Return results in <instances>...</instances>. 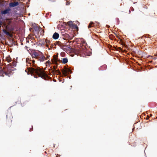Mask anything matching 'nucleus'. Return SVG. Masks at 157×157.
<instances>
[{
	"mask_svg": "<svg viewBox=\"0 0 157 157\" xmlns=\"http://www.w3.org/2000/svg\"><path fill=\"white\" fill-rule=\"evenodd\" d=\"M11 10L10 8H7L3 10H2L1 11V13L2 14H6L7 13H10L11 12Z\"/></svg>",
	"mask_w": 157,
	"mask_h": 157,
	"instance_id": "nucleus-4",
	"label": "nucleus"
},
{
	"mask_svg": "<svg viewBox=\"0 0 157 157\" xmlns=\"http://www.w3.org/2000/svg\"><path fill=\"white\" fill-rule=\"evenodd\" d=\"M32 74L34 75V78H37L36 75H38V76L42 78V76L45 75V73L44 71L38 69L32 68L31 70Z\"/></svg>",
	"mask_w": 157,
	"mask_h": 157,
	"instance_id": "nucleus-1",
	"label": "nucleus"
},
{
	"mask_svg": "<svg viewBox=\"0 0 157 157\" xmlns=\"http://www.w3.org/2000/svg\"><path fill=\"white\" fill-rule=\"evenodd\" d=\"M47 63H48V64H49V65H50V64H51V62L49 60H48V61L47 62Z\"/></svg>",
	"mask_w": 157,
	"mask_h": 157,
	"instance_id": "nucleus-19",
	"label": "nucleus"
},
{
	"mask_svg": "<svg viewBox=\"0 0 157 157\" xmlns=\"http://www.w3.org/2000/svg\"><path fill=\"white\" fill-rule=\"evenodd\" d=\"M85 48L84 47V48L80 49V51L82 52L85 51Z\"/></svg>",
	"mask_w": 157,
	"mask_h": 157,
	"instance_id": "nucleus-18",
	"label": "nucleus"
},
{
	"mask_svg": "<svg viewBox=\"0 0 157 157\" xmlns=\"http://www.w3.org/2000/svg\"><path fill=\"white\" fill-rule=\"evenodd\" d=\"M133 8H132V11H133Z\"/></svg>",
	"mask_w": 157,
	"mask_h": 157,
	"instance_id": "nucleus-27",
	"label": "nucleus"
},
{
	"mask_svg": "<svg viewBox=\"0 0 157 157\" xmlns=\"http://www.w3.org/2000/svg\"><path fill=\"white\" fill-rule=\"evenodd\" d=\"M29 65H30L31 63H29Z\"/></svg>",
	"mask_w": 157,
	"mask_h": 157,
	"instance_id": "nucleus-29",
	"label": "nucleus"
},
{
	"mask_svg": "<svg viewBox=\"0 0 157 157\" xmlns=\"http://www.w3.org/2000/svg\"><path fill=\"white\" fill-rule=\"evenodd\" d=\"M41 54H42V53L40 52L39 51L37 52H35L33 53L32 56L33 58L37 59Z\"/></svg>",
	"mask_w": 157,
	"mask_h": 157,
	"instance_id": "nucleus-2",
	"label": "nucleus"
},
{
	"mask_svg": "<svg viewBox=\"0 0 157 157\" xmlns=\"http://www.w3.org/2000/svg\"><path fill=\"white\" fill-rule=\"evenodd\" d=\"M133 8H132V11H133Z\"/></svg>",
	"mask_w": 157,
	"mask_h": 157,
	"instance_id": "nucleus-26",
	"label": "nucleus"
},
{
	"mask_svg": "<svg viewBox=\"0 0 157 157\" xmlns=\"http://www.w3.org/2000/svg\"><path fill=\"white\" fill-rule=\"evenodd\" d=\"M59 60L58 59L57 57L55 56H53V59L52 60V63L53 64L57 65L58 64V62H59Z\"/></svg>",
	"mask_w": 157,
	"mask_h": 157,
	"instance_id": "nucleus-3",
	"label": "nucleus"
},
{
	"mask_svg": "<svg viewBox=\"0 0 157 157\" xmlns=\"http://www.w3.org/2000/svg\"><path fill=\"white\" fill-rule=\"evenodd\" d=\"M133 8H132V11H133Z\"/></svg>",
	"mask_w": 157,
	"mask_h": 157,
	"instance_id": "nucleus-28",
	"label": "nucleus"
},
{
	"mask_svg": "<svg viewBox=\"0 0 157 157\" xmlns=\"http://www.w3.org/2000/svg\"><path fill=\"white\" fill-rule=\"evenodd\" d=\"M56 68H57V66H54L53 67V68L54 70H53V71L54 72L56 73H58L59 74L60 73V72L59 71H57L56 70Z\"/></svg>",
	"mask_w": 157,
	"mask_h": 157,
	"instance_id": "nucleus-10",
	"label": "nucleus"
},
{
	"mask_svg": "<svg viewBox=\"0 0 157 157\" xmlns=\"http://www.w3.org/2000/svg\"><path fill=\"white\" fill-rule=\"evenodd\" d=\"M66 5H69V4L67 2V3H66Z\"/></svg>",
	"mask_w": 157,
	"mask_h": 157,
	"instance_id": "nucleus-22",
	"label": "nucleus"
},
{
	"mask_svg": "<svg viewBox=\"0 0 157 157\" xmlns=\"http://www.w3.org/2000/svg\"><path fill=\"white\" fill-rule=\"evenodd\" d=\"M44 56L42 55V54H41L40 56L38 59V60H39L40 62H43L44 61L45 59Z\"/></svg>",
	"mask_w": 157,
	"mask_h": 157,
	"instance_id": "nucleus-7",
	"label": "nucleus"
},
{
	"mask_svg": "<svg viewBox=\"0 0 157 157\" xmlns=\"http://www.w3.org/2000/svg\"><path fill=\"white\" fill-rule=\"evenodd\" d=\"M67 23L68 25H72V21H69Z\"/></svg>",
	"mask_w": 157,
	"mask_h": 157,
	"instance_id": "nucleus-16",
	"label": "nucleus"
},
{
	"mask_svg": "<svg viewBox=\"0 0 157 157\" xmlns=\"http://www.w3.org/2000/svg\"><path fill=\"white\" fill-rule=\"evenodd\" d=\"M7 61L8 62H10L11 61V60L10 59H7Z\"/></svg>",
	"mask_w": 157,
	"mask_h": 157,
	"instance_id": "nucleus-20",
	"label": "nucleus"
},
{
	"mask_svg": "<svg viewBox=\"0 0 157 157\" xmlns=\"http://www.w3.org/2000/svg\"><path fill=\"white\" fill-rule=\"evenodd\" d=\"M67 62H68V59L67 58H63L62 62L63 63L65 64V63H67Z\"/></svg>",
	"mask_w": 157,
	"mask_h": 157,
	"instance_id": "nucleus-11",
	"label": "nucleus"
},
{
	"mask_svg": "<svg viewBox=\"0 0 157 157\" xmlns=\"http://www.w3.org/2000/svg\"><path fill=\"white\" fill-rule=\"evenodd\" d=\"M122 44V45H124L123 43H122V44Z\"/></svg>",
	"mask_w": 157,
	"mask_h": 157,
	"instance_id": "nucleus-24",
	"label": "nucleus"
},
{
	"mask_svg": "<svg viewBox=\"0 0 157 157\" xmlns=\"http://www.w3.org/2000/svg\"><path fill=\"white\" fill-rule=\"evenodd\" d=\"M11 67V66H10V64H9L7 66V71H2V74L3 75L4 74H5L6 75H8L10 74V67Z\"/></svg>",
	"mask_w": 157,
	"mask_h": 157,
	"instance_id": "nucleus-5",
	"label": "nucleus"
},
{
	"mask_svg": "<svg viewBox=\"0 0 157 157\" xmlns=\"http://www.w3.org/2000/svg\"><path fill=\"white\" fill-rule=\"evenodd\" d=\"M6 117H7V115H6Z\"/></svg>",
	"mask_w": 157,
	"mask_h": 157,
	"instance_id": "nucleus-30",
	"label": "nucleus"
},
{
	"mask_svg": "<svg viewBox=\"0 0 157 157\" xmlns=\"http://www.w3.org/2000/svg\"><path fill=\"white\" fill-rule=\"evenodd\" d=\"M71 70L69 69H67V70L63 71V74L64 75H66L67 74H69V73H71Z\"/></svg>",
	"mask_w": 157,
	"mask_h": 157,
	"instance_id": "nucleus-9",
	"label": "nucleus"
},
{
	"mask_svg": "<svg viewBox=\"0 0 157 157\" xmlns=\"http://www.w3.org/2000/svg\"><path fill=\"white\" fill-rule=\"evenodd\" d=\"M32 62L33 63H34L35 61L34 60H32Z\"/></svg>",
	"mask_w": 157,
	"mask_h": 157,
	"instance_id": "nucleus-21",
	"label": "nucleus"
},
{
	"mask_svg": "<svg viewBox=\"0 0 157 157\" xmlns=\"http://www.w3.org/2000/svg\"><path fill=\"white\" fill-rule=\"evenodd\" d=\"M76 28H78V27H77V26H76Z\"/></svg>",
	"mask_w": 157,
	"mask_h": 157,
	"instance_id": "nucleus-25",
	"label": "nucleus"
},
{
	"mask_svg": "<svg viewBox=\"0 0 157 157\" xmlns=\"http://www.w3.org/2000/svg\"><path fill=\"white\" fill-rule=\"evenodd\" d=\"M34 29L37 32H38L39 31V27H38L37 26H35L34 27Z\"/></svg>",
	"mask_w": 157,
	"mask_h": 157,
	"instance_id": "nucleus-12",
	"label": "nucleus"
},
{
	"mask_svg": "<svg viewBox=\"0 0 157 157\" xmlns=\"http://www.w3.org/2000/svg\"><path fill=\"white\" fill-rule=\"evenodd\" d=\"M19 3L17 2H10L9 4L10 7H13L17 6L19 5Z\"/></svg>",
	"mask_w": 157,
	"mask_h": 157,
	"instance_id": "nucleus-6",
	"label": "nucleus"
},
{
	"mask_svg": "<svg viewBox=\"0 0 157 157\" xmlns=\"http://www.w3.org/2000/svg\"><path fill=\"white\" fill-rule=\"evenodd\" d=\"M59 37V34L57 33H55L52 36V38L53 39L56 40L58 39Z\"/></svg>",
	"mask_w": 157,
	"mask_h": 157,
	"instance_id": "nucleus-8",
	"label": "nucleus"
},
{
	"mask_svg": "<svg viewBox=\"0 0 157 157\" xmlns=\"http://www.w3.org/2000/svg\"><path fill=\"white\" fill-rule=\"evenodd\" d=\"M119 48V50H121V48Z\"/></svg>",
	"mask_w": 157,
	"mask_h": 157,
	"instance_id": "nucleus-23",
	"label": "nucleus"
},
{
	"mask_svg": "<svg viewBox=\"0 0 157 157\" xmlns=\"http://www.w3.org/2000/svg\"><path fill=\"white\" fill-rule=\"evenodd\" d=\"M3 32L6 34L7 35H8V36H9L10 35V33H9V32H7L6 31V30H3Z\"/></svg>",
	"mask_w": 157,
	"mask_h": 157,
	"instance_id": "nucleus-13",
	"label": "nucleus"
},
{
	"mask_svg": "<svg viewBox=\"0 0 157 157\" xmlns=\"http://www.w3.org/2000/svg\"><path fill=\"white\" fill-rule=\"evenodd\" d=\"M47 40H46L45 39H44L43 41L41 44L45 45L46 43H47Z\"/></svg>",
	"mask_w": 157,
	"mask_h": 157,
	"instance_id": "nucleus-15",
	"label": "nucleus"
},
{
	"mask_svg": "<svg viewBox=\"0 0 157 157\" xmlns=\"http://www.w3.org/2000/svg\"><path fill=\"white\" fill-rule=\"evenodd\" d=\"M49 42H50V41H48V40L47 41V43H46L45 44L46 45V46L47 47H48L49 45H48V44H49Z\"/></svg>",
	"mask_w": 157,
	"mask_h": 157,
	"instance_id": "nucleus-17",
	"label": "nucleus"
},
{
	"mask_svg": "<svg viewBox=\"0 0 157 157\" xmlns=\"http://www.w3.org/2000/svg\"><path fill=\"white\" fill-rule=\"evenodd\" d=\"M94 23L93 22H91L88 26V28H90L92 27V25Z\"/></svg>",
	"mask_w": 157,
	"mask_h": 157,
	"instance_id": "nucleus-14",
	"label": "nucleus"
}]
</instances>
